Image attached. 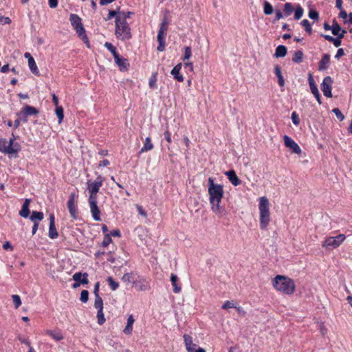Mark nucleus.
Returning a JSON list of instances; mask_svg holds the SVG:
<instances>
[{"mask_svg":"<svg viewBox=\"0 0 352 352\" xmlns=\"http://www.w3.org/2000/svg\"><path fill=\"white\" fill-rule=\"evenodd\" d=\"M30 199H26L22 206L21 210L19 211V214L23 218H28L30 214L29 205Z\"/></svg>","mask_w":352,"mask_h":352,"instance_id":"nucleus-20","label":"nucleus"},{"mask_svg":"<svg viewBox=\"0 0 352 352\" xmlns=\"http://www.w3.org/2000/svg\"><path fill=\"white\" fill-rule=\"evenodd\" d=\"M167 23H162L158 34H157V41L159 43V45L157 47V50L160 52H163L165 50V39L167 34Z\"/></svg>","mask_w":352,"mask_h":352,"instance_id":"nucleus-9","label":"nucleus"},{"mask_svg":"<svg viewBox=\"0 0 352 352\" xmlns=\"http://www.w3.org/2000/svg\"><path fill=\"white\" fill-rule=\"evenodd\" d=\"M104 180V179L101 175H99L94 182H87V190L89 193V199H98V192H99L100 187L102 186Z\"/></svg>","mask_w":352,"mask_h":352,"instance_id":"nucleus-6","label":"nucleus"},{"mask_svg":"<svg viewBox=\"0 0 352 352\" xmlns=\"http://www.w3.org/2000/svg\"><path fill=\"white\" fill-rule=\"evenodd\" d=\"M235 307H236V303H235L232 300H227L222 305V309H228L230 308H235Z\"/></svg>","mask_w":352,"mask_h":352,"instance_id":"nucleus-44","label":"nucleus"},{"mask_svg":"<svg viewBox=\"0 0 352 352\" xmlns=\"http://www.w3.org/2000/svg\"><path fill=\"white\" fill-rule=\"evenodd\" d=\"M118 12H117L116 10H110L109 12L108 16L105 19L106 20H110V19H111L114 16L116 19V18H118Z\"/></svg>","mask_w":352,"mask_h":352,"instance_id":"nucleus-55","label":"nucleus"},{"mask_svg":"<svg viewBox=\"0 0 352 352\" xmlns=\"http://www.w3.org/2000/svg\"><path fill=\"white\" fill-rule=\"evenodd\" d=\"M294 10V8L291 3H286L284 5L283 12L285 16H288L293 12Z\"/></svg>","mask_w":352,"mask_h":352,"instance_id":"nucleus-33","label":"nucleus"},{"mask_svg":"<svg viewBox=\"0 0 352 352\" xmlns=\"http://www.w3.org/2000/svg\"><path fill=\"white\" fill-rule=\"evenodd\" d=\"M346 236L343 234L336 236L327 237L322 243V246L326 249L332 250L338 248L345 240Z\"/></svg>","mask_w":352,"mask_h":352,"instance_id":"nucleus-5","label":"nucleus"},{"mask_svg":"<svg viewBox=\"0 0 352 352\" xmlns=\"http://www.w3.org/2000/svg\"><path fill=\"white\" fill-rule=\"evenodd\" d=\"M272 12L273 7L269 2L265 1L264 3V13L267 15H269L271 14Z\"/></svg>","mask_w":352,"mask_h":352,"instance_id":"nucleus-45","label":"nucleus"},{"mask_svg":"<svg viewBox=\"0 0 352 352\" xmlns=\"http://www.w3.org/2000/svg\"><path fill=\"white\" fill-rule=\"evenodd\" d=\"M330 61V56L328 54H324L319 63V70H324L328 67Z\"/></svg>","mask_w":352,"mask_h":352,"instance_id":"nucleus-27","label":"nucleus"},{"mask_svg":"<svg viewBox=\"0 0 352 352\" xmlns=\"http://www.w3.org/2000/svg\"><path fill=\"white\" fill-rule=\"evenodd\" d=\"M302 14H303L302 8L300 6H298L295 9L294 19L296 21L300 20L301 19Z\"/></svg>","mask_w":352,"mask_h":352,"instance_id":"nucleus-37","label":"nucleus"},{"mask_svg":"<svg viewBox=\"0 0 352 352\" xmlns=\"http://www.w3.org/2000/svg\"><path fill=\"white\" fill-rule=\"evenodd\" d=\"M49 5L51 8H56L58 5V0H49Z\"/></svg>","mask_w":352,"mask_h":352,"instance_id":"nucleus-64","label":"nucleus"},{"mask_svg":"<svg viewBox=\"0 0 352 352\" xmlns=\"http://www.w3.org/2000/svg\"><path fill=\"white\" fill-rule=\"evenodd\" d=\"M72 25L78 37L84 42L88 48H90V43L82 23H72Z\"/></svg>","mask_w":352,"mask_h":352,"instance_id":"nucleus-8","label":"nucleus"},{"mask_svg":"<svg viewBox=\"0 0 352 352\" xmlns=\"http://www.w3.org/2000/svg\"><path fill=\"white\" fill-rule=\"evenodd\" d=\"M91 216L95 221H101L100 210L97 206V199H89Z\"/></svg>","mask_w":352,"mask_h":352,"instance_id":"nucleus-12","label":"nucleus"},{"mask_svg":"<svg viewBox=\"0 0 352 352\" xmlns=\"http://www.w3.org/2000/svg\"><path fill=\"white\" fill-rule=\"evenodd\" d=\"M134 13L132 12H123L118 11V18L116 19L115 22H124L127 19H129L131 15H133Z\"/></svg>","mask_w":352,"mask_h":352,"instance_id":"nucleus-23","label":"nucleus"},{"mask_svg":"<svg viewBox=\"0 0 352 352\" xmlns=\"http://www.w3.org/2000/svg\"><path fill=\"white\" fill-rule=\"evenodd\" d=\"M274 73L276 75V76L278 77V85L280 87H283L285 85V80H284L283 76L281 73L280 67L278 65L275 66Z\"/></svg>","mask_w":352,"mask_h":352,"instance_id":"nucleus-29","label":"nucleus"},{"mask_svg":"<svg viewBox=\"0 0 352 352\" xmlns=\"http://www.w3.org/2000/svg\"><path fill=\"white\" fill-rule=\"evenodd\" d=\"M136 208H137V210H138L139 214H140L141 216H142L144 217H146V212L141 206L136 205Z\"/></svg>","mask_w":352,"mask_h":352,"instance_id":"nucleus-56","label":"nucleus"},{"mask_svg":"<svg viewBox=\"0 0 352 352\" xmlns=\"http://www.w3.org/2000/svg\"><path fill=\"white\" fill-rule=\"evenodd\" d=\"M112 242L111 237L109 234H106L104 236L102 245L104 248L107 247Z\"/></svg>","mask_w":352,"mask_h":352,"instance_id":"nucleus-48","label":"nucleus"},{"mask_svg":"<svg viewBox=\"0 0 352 352\" xmlns=\"http://www.w3.org/2000/svg\"><path fill=\"white\" fill-rule=\"evenodd\" d=\"M182 67V63H178L173 68V69L170 72V74L173 76L174 78L179 82H182L184 80V77L180 74Z\"/></svg>","mask_w":352,"mask_h":352,"instance_id":"nucleus-18","label":"nucleus"},{"mask_svg":"<svg viewBox=\"0 0 352 352\" xmlns=\"http://www.w3.org/2000/svg\"><path fill=\"white\" fill-rule=\"evenodd\" d=\"M153 144L151 142V139L150 137H147L144 142V145L140 150V153H144L149 151H151L153 148Z\"/></svg>","mask_w":352,"mask_h":352,"instance_id":"nucleus-26","label":"nucleus"},{"mask_svg":"<svg viewBox=\"0 0 352 352\" xmlns=\"http://www.w3.org/2000/svg\"><path fill=\"white\" fill-rule=\"evenodd\" d=\"M208 195L211 210L218 217L227 214L225 208L220 205L223 197V187L221 184H215L212 177L208 178Z\"/></svg>","mask_w":352,"mask_h":352,"instance_id":"nucleus-1","label":"nucleus"},{"mask_svg":"<svg viewBox=\"0 0 352 352\" xmlns=\"http://www.w3.org/2000/svg\"><path fill=\"white\" fill-rule=\"evenodd\" d=\"M45 333L56 341H60L63 339V336L60 330H47Z\"/></svg>","mask_w":352,"mask_h":352,"instance_id":"nucleus-22","label":"nucleus"},{"mask_svg":"<svg viewBox=\"0 0 352 352\" xmlns=\"http://www.w3.org/2000/svg\"><path fill=\"white\" fill-rule=\"evenodd\" d=\"M308 80H309V87H310L311 93L314 95H318V92L319 91L316 85L315 84L314 80L311 74L309 75Z\"/></svg>","mask_w":352,"mask_h":352,"instance_id":"nucleus-31","label":"nucleus"},{"mask_svg":"<svg viewBox=\"0 0 352 352\" xmlns=\"http://www.w3.org/2000/svg\"><path fill=\"white\" fill-rule=\"evenodd\" d=\"M16 116L19 117L18 118L20 119V120H22L24 122H26L28 121V115H25L22 113V109L16 113Z\"/></svg>","mask_w":352,"mask_h":352,"instance_id":"nucleus-54","label":"nucleus"},{"mask_svg":"<svg viewBox=\"0 0 352 352\" xmlns=\"http://www.w3.org/2000/svg\"><path fill=\"white\" fill-rule=\"evenodd\" d=\"M97 319H98V323L100 325H102L105 322V318L104 316L103 309L98 310Z\"/></svg>","mask_w":352,"mask_h":352,"instance_id":"nucleus-41","label":"nucleus"},{"mask_svg":"<svg viewBox=\"0 0 352 352\" xmlns=\"http://www.w3.org/2000/svg\"><path fill=\"white\" fill-rule=\"evenodd\" d=\"M272 285L275 289L285 294H292L296 289V285L292 278L283 275H277L272 280Z\"/></svg>","mask_w":352,"mask_h":352,"instance_id":"nucleus-2","label":"nucleus"},{"mask_svg":"<svg viewBox=\"0 0 352 352\" xmlns=\"http://www.w3.org/2000/svg\"><path fill=\"white\" fill-rule=\"evenodd\" d=\"M22 113L25 115L29 116H34L38 113V111L35 107L25 105L22 109Z\"/></svg>","mask_w":352,"mask_h":352,"instance_id":"nucleus-24","label":"nucleus"},{"mask_svg":"<svg viewBox=\"0 0 352 352\" xmlns=\"http://www.w3.org/2000/svg\"><path fill=\"white\" fill-rule=\"evenodd\" d=\"M324 27L326 30H331L332 34L340 38H342L346 32L345 30L341 29L338 23H332V25H330L329 23H324Z\"/></svg>","mask_w":352,"mask_h":352,"instance_id":"nucleus-13","label":"nucleus"},{"mask_svg":"<svg viewBox=\"0 0 352 352\" xmlns=\"http://www.w3.org/2000/svg\"><path fill=\"white\" fill-rule=\"evenodd\" d=\"M12 298L13 300V302L14 304V307L16 309L19 308L21 305V300L20 298V296L16 294H14L12 296Z\"/></svg>","mask_w":352,"mask_h":352,"instance_id":"nucleus-47","label":"nucleus"},{"mask_svg":"<svg viewBox=\"0 0 352 352\" xmlns=\"http://www.w3.org/2000/svg\"><path fill=\"white\" fill-rule=\"evenodd\" d=\"M309 17L311 20L318 21V19H319L318 12L314 9H311L309 12Z\"/></svg>","mask_w":352,"mask_h":352,"instance_id":"nucleus-46","label":"nucleus"},{"mask_svg":"<svg viewBox=\"0 0 352 352\" xmlns=\"http://www.w3.org/2000/svg\"><path fill=\"white\" fill-rule=\"evenodd\" d=\"M99 287H100V283L97 282L94 285V293L95 296H100L98 294Z\"/></svg>","mask_w":352,"mask_h":352,"instance_id":"nucleus-61","label":"nucleus"},{"mask_svg":"<svg viewBox=\"0 0 352 352\" xmlns=\"http://www.w3.org/2000/svg\"><path fill=\"white\" fill-rule=\"evenodd\" d=\"M135 287L139 291H146L148 289V285L145 280L137 282L135 283Z\"/></svg>","mask_w":352,"mask_h":352,"instance_id":"nucleus-36","label":"nucleus"},{"mask_svg":"<svg viewBox=\"0 0 352 352\" xmlns=\"http://www.w3.org/2000/svg\"><path fill=\"white\" fill-rule=\"evenodd\" d=\"M344 54V50L342 48H340L337 51V53H336V54L335 56V58L339 59Z\"/></svg>","mask_w":352,"mask_h":352,"instance_id":"nucleus-59","label":"nucleus"},{"mask_svg":"<svg viewBox=\"0 0 352 352\" xmlns=\"http://www.w3.org/2000/svg\"><path fill=\"white\" fill-rule=\"evenodd\" d=\"M109 234L111 236H113L120 237L121 236L120 231L118 229L113 230V231L111 232V233Z\"/></svg>","mask_w":352,"mask_h":352,"instance_id":"nucleus-60","label":"nucleus"},{"mask_svg":"<svg viewBox=\"0 0 352 352\" xmlns=\"http://www.w3.org/2000/svg\"><path fill=\"white\" fill-rule=\"evenodd\" d=\"M107 282L109 283V286L111 287V289L113 290V291H115L116 290L118 287H119V284L118 282H116L112 277L109 276L107 278Z\"/></svg>","mask_w":352,"mask_h":352,"instance_id":"nucleus-40","label":"nucleus"},{"mask_svg":"<svg viewBox=\"0 0 352 352\" xmlns=\"http://www.w3.org/2000/svg\"><path fill=\"white\" fill-rule=\"evenodd\" d=\"M104 45L109 52H111L113 57L118 54L116 47H114L111 43L106 42Z\"/></svg>","mask_w":352,"mask_h":352,"instance_id":"nucleus-39","label":"nucleus"},{"mask_svg":"<svg viewBox=\"0 0 352 352\" xmlns=\"http://www.w3.org/2000/svg\"><path fill=\"white\" fill-rule=\"evenodd\" d=\"M192 56V51L190 47H186L184 50V60H188Z\"/></svg>","mask_w":352,"mask_h":352,"instance_id":"nucleus-51","label":"nucleus"},{"mask_svg":"<svg viewBox=\"0 0 352 352\" xmlns=\"http://www.w3.org/2000/svg\"><path fill=\"white\" fill-rule=\"evenodd\" d=\"M331 85H332L331 78L330 76L325 77L321 84V89L323 92V94L326 97L331 98L332 96Z\"/></svg>","mask_w":352,"mask_h":352,"instance_id":"nucleus-11","label":"nucleus"},{"mask_svg":"<svg viewBox=\"0 0 352 352\" xmlns=\"http://www.w3.org/2000/svg\"><path fill=\"white\" fill-rule=\"evenodd\" d=\"M89 299V292L87 290H82L80 294V300L82 302L85 303Z\"/></svg>","mask_w":352,"mask_h":352,"instance_id":"nucleus-49","label":"nucleus"},{"mask_svg":"<svg viewBox=\"0 0 352 352\" xmlns=\"http://www.w3.org/2000/svg\"><path fill=\"white\" fill-rule=\"evenodd\" d=\"M56 114L57 117L58 118V123H61L63 118H64V113H63V109L62 107H57L56 108Z\"/></svg>","mask_w":352,"mask_h":352,"instance_id":"nucleus-43","label":"nucleus"},{"mask_svg":"<svg viewBox=\"0 0 352 352\" xmlns=\"http://www.w3.org/2000/svg\"><path fill=\"white\" fill-rule=\"evenodd\" d=\"M44 215L42 212H38V211H33L32 212L31 216L30 217V219L32 221L36 222V221H41L43 219Z\"/></svg>","mask_w":352,"mask_h":352,"instance_id":"nucleus-32","label":"nucleus"},{"mask_svg":"<svg viewBox=\"0 0 352 352\" xmlns=\"http://www.w3.org/2000/svg\"><path fill=\"white\" fill-rule=\"evenodd\" d=\"M122 280L124 283H131L133 280V275L131 273H126L123 275Z\"/></svg>","mask_w":352,"mask_h":352,"instance_id":"nucleus-52","label":"nucleus"},{"mask_svg":"<svg viewBox=\"0 0 352 352\" xmlns=\"http://www.w3.org/2000/svg\"><path fill=\"white\" fill-rule=\"evenodd\" d=\"M94 307L98 310L103 309V301L100 296H95Z\"/></svg>","mask_w":352,"mask_h":352,"instance_id":"nucleus-38","label":"nucleus"},{"mask_svg":"<svg viewBox=\"0 0 352 352\" xmlns=\"http://www.w3.org/2000/svg\"><path fill=\"white\" fill-rule=\"evenodd\" d=\"M135 322L133 315H130L127 318V322L123 332L126 335H130L133 331V325Z\"/></svg>","mask_w":352,"mask_h":352,"instance_id":"nucleus-21","label":"nucleus"},{"mask_svg":"<svg viewBox=\"0 0 352 352\" xmlns=\"http://www.w3.org/2000/svg\"><path fill=\"white\" fill-rule=\"evenodd\" d=\"M58 235V232L55 227V217L53 214H51L50 215L49 237L54 239H56Z\"/></svg>","mask_w":352,"mask_h":352,"instance_id":"nucleus-15","label":"nucleus"},{"mask_svg":"<svg viewBox=\"0 0 352 352\" xmlns=\"http://www.w3.org/2000/svg\"><path fill=\"white\" fill-rule=\"evenodd\" d=\"M184 340L186 345V348L188 352L197 349V345L193 343L192 338L191 336L185 334L184 336Z\"/></svg>","mask_w":352,"mask_h":352,"instance_id":"nucleus-19","label":"nucleus"},{"mask_svg":"<svg viewBox=\"0 0 352 352\" xmlns=\"http://www.w3.org/2000/svg\"><path fill=\"white\" fill-rule=\"evenodd\" d=\"M285 146L289 148L292 153L296 154H300L302 150L298 144L290 137L288 135H284L283 137Z\"/></svg>","mask_w":352,"mask_h":352,"instance_id":"nucleus-10","label":"nucleus"},{"mask_svg":"<svg viewBox=\"0 0 352 352\" xmlns=\"http://www.w3.org/2000/svg\"><path fill=\"white\" fill-rule=\"evenodd\" d=\"M177 280H178V278L176 274H170V281H171L173 287V292L175 294L179 293L182 289L181 287L179 285H178V284L177 283Z\"/></svg>","mask_w":352,"mask_h":352,"instance_id":"nucleus-28","label":"nucleus"},{"mask_svg":"<svg viewBox=\"0 0 352 352\" xmlns=\"http://www.w3.org/2000/svg\"><path fill=\"white\" fill-rule=\"evenodd\" d=\"M69 20L71 22H80V18L76 14H71Z\"/></svg>","mask_w":352,"mask_h":352,"instance_id":"nucleus-57","label":"nucleus"},{"mask_svg":"<svg viewBox=\"0 0 352 352\" xmlns=\"http://www.w3.org/2000/svg\"><path fill=\"white\" fill-rule=\"evenodd\" d=\"M333 112L335 113L337 118L340 120H343L344 118V116L342 113V112L337 108H335L333 109Z\"/></svg>","mask_w":352,"mask_h":352,"instance_id":"nucleus-53","label":"nucleus"},{"mask_svg":"<svg viewBox=\"0 0 352 352\" xmlns=\"http://www.w3.org/2000/svg\"><path fill=\"white\" fill-rule=\"evenodd\" d=\"M164 138H165L166 140L168 143H170L172 142L171 137H170V131L168 130H166V131H164Z\"/></svg>","mask_w":352,"mask_h":352,"instance_id":"nucleus-58","label":"nucleus"},{"mask_svg":"<svg viewBox=\"0 0 352 352\" xmlns=\"http://www.w3.org/2000/svg\"><path fill=\"white\" fill-rule=\"evenodd\" d=\"M341 38L338 36V38H334V40H333V43L336 47H339L341 45Z\"/></svg>","mask_w":352,"mask_h":352,"instance_id":"nucleus-63","label":"nucleus"},{"mask_svg":"<svg viewBox=\"0 0 352 352\" xmlns=\"http://www.w3.org/2000/svg\"><path fill=\"white\" fill-rule=\"evenodd\" d=\"M230 182L234 186H237L241 184V180L239 179L234 170H230L225 173Z\"/></svg>","mask_w":352,"mask_h":352,"instance_id":"nucleus-16","label":"nucleus"},{"mask_svg":"<svg viewBox=\"0 0 352 352\" xmlns=\"http://www.w3.org/2000/svg\"><path fill=\"white\" fill-rule=\"evenodd\" d=\"M87 273L82 274L80 272L75 273L72 278L75 282H79L80 284L87 285L89 283Z\"/></svg>","mask_w":352,"mask_h":352,"instance_id":"nucleus-17","label":"nucleus"},{"mask_svg":"<svg viewBox=\"0 0 352 352\" xmlns=\"http://www.w3.org/2000/svg\"><path fill=\"white\" fill-rule=\"evenodd\" d=\"M302 57H303V53L302 51L300 50H298V51H296L294 54V56H293V58H292V60L294 62V63H301L302 60Z\"/></svg>","mask_w":352,"mask_h":352,"instance_id":"nucleus-35","label":"nucleus"},{"mask_svg":"<svg viewBox=\"0 0 352 352\" xmlns=\"http://www.w3.org/2000/svg\"><path fill=\"white\" fill-rule=\"evenodd\" d=\"M113 58L116 65L119 67L120 71H125L128 69L129 67V63L127 59L120 56L119 54H118Z\"/></svg>","mask_w":352,"mask_h":352,"instance_id":"nucleus-14","label":"nucleus"},{"mask_svg":"<svg viewBox=\"0 0 352 352\" xmlns=\"http://www.w3.org/2000/svg\"><path fill=\"white\" fill-rule=\"evenodd\" d=\"M67 206H68V210H69L71 217H73L74 219H76L77 208H76V206H75L74 202H72V201H68Z\"/></svg>","mask_w":352,"mask_h":352,"instance_id":"nucleus-30","label":"nucleus"},{"mask_svg":"<svg viewBox=\"0 0 352 352\" xmlns=\"http://www.w3.org/2000/svg\"><path fill=\"white\" fill-rule=\"evenodd\" d=\"M156 82H157V74L154 73V74H153L152 76L149 79V82H148L149 87L151 89H156L157 88Z\"/></svg>","mask_w":352,"mask_h":352,"instance_id":"nucleus-42","label":"nucleus"},{"mask_svg":"<svg viewBox=\"0 0 352 352\" xmlns=\"http://www.w3.org/2000/svg\"><path fill=\"white\" fill-rule=\"evenodd\" d=\"M115 34L122 41L129 40L131 37V28L128 23H116Z\"/></svg>","mask_w":352,"mask_h":352,"instance_id":"nucleus-7","label":"nucleus"},{"mask_svg":"<svg viewBox=\"0 0 352 352\" xmlns=\"http://www.w3.org/2000/svg\"><path fill=\"white\" fill-rule=\"evenodd\" d=\"M302 25H304L305 27V30L309 33V34H311V23H302Z\"/></svg>","mask_w":352,"mask_h":352,"instance_id":"nucleus-62","label":"nucleus"},{"mask_svg":"<svg viewBox=\"0 0 352 352\" xmlns=\"http://www.w3.org/2000/svg\"><path fill=\"white\" fill-rule=\"evenodd\" d=\"M260 228L265 230L270 222V211L269 199L263 196L258 199Z\"/></svg>","mask_w":352,"mask_h":352,"instance_id":"nucleus-3","label":"nucleus"},{"mask_svg":"<svg viewBox=\"0 0 352 352\" xmlns=\"http://www.w3.org/2000/svg\"><path fill=\"white\" fill-rule=\"evenodd\" d=\"M15 138L12 134V138H11L8 142L6 139L0 140V152L8 154L10 157L13 156V155L17 154L18 152L21 149L20 145L14 142Z\"/></svg>","mask_w":352,"mask_h":352,"instance_id":"nucleus-4","label":"nucleus"},{"mask_svg":"<svg viewBox=\"0 0 352 352\" xmlns=\"http://www.w3.org/2000/svg\"><path fill=\"white\" fill-rule=\"evenodd\" d=\"M291 118H292V122L294 123V124H295L296 126H298L300 124L299 116L296 111H294L292 113Z\"/></svg>","mask_w":352,"mask_h":352,"instance_id":"nucleus-50","label":"nucleus"},{"mask_svg":"<svg viewBox=\"0 0 352 352\" xmlns=\"http://www.w3.org/2000/svg\"><path fill=\"white\" fill-rule=\"evenodd\" d=\"M28 66L33 74L38 75L39 71L34 58L28 60Z\"/></svg>","mask_w":352,"mask_h":352,"instance_id":"nucleus-34","label":"nucleus"},{"mask_svg":"<svg viewBox=\"0 0 352 352\" xmlns=\"http://www.w3.org/2000/svg\"><path fill=\"white\" fill-rule=\"evenodd\" d=\"M287 47L285 45H280L276 47V49L275 50V54L274 56L276 58L285 57L287 54Z\"/></svg>","mask_w":352,"mask_h":352,"instance_id":"nucleus-25","label":"nucleus"}]
</instances>
